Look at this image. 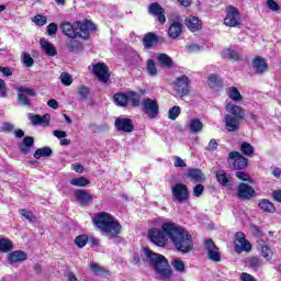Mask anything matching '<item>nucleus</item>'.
<instances>
[{
    "label": "nucleus",
    "mask_w": 281,
    "mask_h": 281,
    "mask_svg": "<svg viewBox=\"0 0 281 281\" xmlns=\"http://www.w3.org/2000/svg\"><path fill=\"white\" fill-rule=\"evenodd\" d=\"M146 69L148 76H150L151 78H155V76H157V66L155 65V61L153 59H147Z\"/></svg>",
    "instance_id": "40"
},
{
    "label": "nucleus",
    "mask_w": 281,
    "mask_h": 281,
    "mask_svg": "<svg viewBox=\"0 0 281 281\" xmlns=\"http://www.w3.org/2000/svg\"><path fill=\"white\" fill-rule=\"evenodd\" d=\"M164 229L167 231L171 243L180 254H190L194 249L192 235L186 228L178 224H165Z\"/></svg>",
    "instance_id": "2"
},
{
    "label": "nucleus",
    "mask_w": 281,
    "mask_h": 281,
    "mask_svg": "<svg viewBox=\"0 0 281 281\" xmlns=\"http://www.w3.org/2000/svg\"><path fill=\"white\" fill-rule=\"evenodd\" d=\"M142 106L143 113H145V115H148L150 120H155V117L159 115V105L157 104V101L153 99H145L142 102Z\"/></svg>",
    "instance_id": "11"
},
{
    "label": "nucleus",
    "mask_w": 281,
    "mask_h": 281,
    "mask_svg": "<svg viewBox=\"0 0 281 281\" xmlns=\"http://www.w3.org/2000/svg\"><path fill=\"white\" fill-rule=\"evenodd\" d=\"M148 12L149 14H153V16H157L159 23H166V11L164 10V8H161L159 3L154 2L149 4Z\"/></svg>",
    "instance_id": "17"
},
{
    "label": "nucleus",
    "mask_w": 281,
    "mask_h": 281,
    "mask_svg": "<svg viewBox=\"0 0 281 281\" xmlns=\"http://www.w3.org/2000/svg\"><path fill=\"white\" fill-rule=\"evenodd\" d=\"M158 60L165 67H172V58H170V56H168L167 54L158 55Z\"/></svg>",
    "instance_id": "46"
},
{
    "label": "nucleus",
    "mask_w": 281,
    "mask_h": 281,
    "mask_svg": "<svg viewBox=\"0 0 281 281\" xmlns=\"http://www.w3.org/2000/svg\"><path fill=\"white\" fill-rule=\"evenodd\" d=\"M226 112L228 113L224 117L226 131L234 133L240 128V121L245 120V110L234 103H227Z\"/></svg>",
    "instance_id": "4"
},
{
    "label": "nucleus",
    "mask_w": 281,
    "mask_h": 281,
    "mask_svg": "<svg viewBox=\"0 0 281 281\" xmlns=\"http://www.w3.org/2000/svg\"><path fill=\"white\" fill-rule=\"evenodd\" d=\"M228 98H231V100H233L234 102H240V100H243V95L236 87H231L228 89Z\"/></svg>",
    "instance_id": "36"
},
{
    "label": "nucleus",
    "mask_w": 281,
    "mask_h": 281,
    "mask_svg": "<svg viewBox=\"0 0 281 281\" xmlns=\"http://www.w3.org/2000/svg\"><path fill=\"white\" fill-rule=\"evenodd\" d=\"M226 56L231 58V60H239L240 55L236 50L227 49L226 50Z\"/></svg>",
    "instance_id": "61"
},
{
    "label": "nucleus",
    "mask_w": 281,
    "mask_h": 281,
    "mask_svg": "<svg viewBox=\"0 0 281 281\" xmlns=\"http://www.w3.org/2000/svg\"><path fill=\"white\" fill-rule=\"evenodd\" d=\"M22 63L25 67H32L34 65V58L29 53H22Z\"/></svg>",
    "instance_id": "51"
},
{
    "label": "nucleus",
    "mask_w": 281,
    "mask_h": 281,
    "mask_svg": "<svg viewBox=\"0 0 281 281\" xmlns=\"http://www.w3.org/2000/svg\"><path fill=\"white\" fill-rule=\"evenodd\" d=\"M261 256L266 260H271L273 258V250H271L267 245L261 246Z\"/></svg>",
    "instance_id": "48"
},
{
    "label": "nucleus",
    "mask_w": 281,
    "mask_h": 281,
    "mask_svg": "<svg viewBox=\"0 0 281 281\" xmlns=\"http://www.w3.org/2000/svg\"><path fill=\"white\" fill-rule=\"evenodd\" d=\"M158 38L157 35H155L154 33H147L143 40L144 46L147 47V49H150V47H153V45H156V43H158Z\"/></svg>",
    "instance_id": "32"
},
{
    "label": "nucleus",
    "mask_w": 281,
    "mask_h": 281,
    "mask_svg": "<svg viewBox=\"0 0 281 281\" xmlns=\"http://www.w3.org/2000/svg\"><path fill=\"white\" fill-rule=\"evenodd\" d=\"M240 280H243V281H256V279H254V276H251L247 272L241 273Z\"/></svg>",
    "instance_id": "64"
},
{
    "label": "nucleus",
    "mask_w": 281,
    "mask_h": 281,
    "mask_svg": "<svg viewBox=\"0 0 281 281\" xmlns=\"http://www.w3.org/2000/svg\"><path fill=\"white\" fill-rule=\"evenodd\" d=\"M16 91H19L18 102L22 106H32V100L30 98H36V90L25 86H20L16 88Z\"/></svg>",
    "instance_id": "6"
},
{
    "label": "nucleus",
    "mask_w": 281,
    "mask_h": 281,
    "mask_svg": "<svg viewBox=\"0 0 281 281\" xmlns=\"http://www.w3.org/2000/svg\"><path fill=\"white\" fill-rule=\"evenodd\" d=\"M56 32H58V25L56 23H50L47 26L48 36H56Z\"/></svg>",
    "instance_id": "57"
},
{
    "label": "nucleus",
    "mask_w": 281,
    "mask_h": 281,
    "mask_svg": "<svg viewBox=\"0 0 281 281\" xmlns=\"http://www.w3.org/2000/svg\"><path fill=\"white\" fill-rule=\"evenodd\" d=\"M171 267L177 271V273H186V262L181 259H173L171 261Z\"/></svg>",
    "instance_id": "35"
},
{
    "label": "nucleus",
    "mask_w": 281,
    "mask_h": 281,
    "mask_svg": "<svg viewBox=\"0 0 281 281\" xmlns=\"http://www.w3.org/2000/svg\"><path fill=\"white\" fill-rule=\"evenodd\" d=\"M144 254L156 272L158 280H170L172 278V268L166 257L147 248L144 249Z\"/></svg>",
    "instance_id": "3"
},
{
    "label": "nucleus",
    "mask_w": 281,
    "mask_h": 281,
    "mask_svg": "<svg viewBox=\"0 0 281 281\" xmlns=\"http://www.w3.org/2000/svg\"><path fill=\"white\" fill-rule=\"evenodd\" d=\"M25 260H27V254L23 250H14L8 255V261L10 265L25 262Z\"/></svg>",
    "instance_id": "20"
},
{
    "label": "nucleus",
    "mask_w": 281,
    "mask_h": 281,
    "mask_svg": "<svg viewBox=\"0 0 281 281\" xmlns=\"http://www.w3.org/2000/svg\"><path fill=\"white\" fill-rule=\"evenodd\" d=\"M207 82L209 87H211V89H214L215 87H218V85H221L222 81L217 75L212 74L211 76H209Z\"/></svg>",
    "instance_id": "47"
},
{
    "label": "nucleus",
    "mask_w": 281,
    "mask_h": 281,
    "mask_svg": "<svg viewBox=\"0 0 281 281\" xmlns=\"http://www.w3.org/2000/svg\"><path fill=\"white\" fill-rule=\"evenodd\" d=\"M87 243H89V237H87V235H79L75 238V244L77 247L82 248L87 245Z\"/></svg>",
    "instance_id": "49"
},
{
    "label": "nucleus",
    "mask_w": 281,
    "mask_h": 281,
    "mask_svg": "<svg viewBox=\"0 0 281 281\" xmlns=\"http://www.w3.org/2000/svg\"><path fill=\"white\" fill-rule=\"evenodd\" d=\"M90 269L93 271V273H95L97 276H110L111 272H109L106 269H104L103 267H101L98 263H90Z\"/></svg>",
    "instance_id": "38"
},
{
    "label": "nucleus",
    "mask_w": 281,
    "mask_h": 281,
    "mask_svg": "<svg viewBox=\"0 0 281 281\" xmlns=\"http://www.w3.org/2000/svg\"><path fill=\"white\" fill-rule=\"evenodd\" d=\"M218 148V142L216 139L212 138L209 143V145L205 147V150H209V153H212Z\"/></svg>",
    "instance_id": "58"
},
{
    "label": "nucleus",
    "mask_w": 281,
    "mask_h": 281,
    "mask_svg": "<svg viewBox=\"0 0 281 281\" xmlns=\"http://www.w3.org/2000/svg\"><path fill=\"white\" fill-rule=\"evenodd\" d=\"M60 30L63 31V34H65V36H68V38H78L76 22L72 24L70 22H63L60 25Z\"/></svg>",
    "instance_id": "19"
},
{
    "label": "nucleus",
    "mask_w": 281,
    "mask_h": 281,
    "mask_svg": "<svg viewBox=\"0 0 281 281\" xmlns=\"http://www.w3.org/2000/svg\"><path fill=\"white\" fill-rule=\"evenodd\" d=\"M240 150L243 155H247V156L254 155V147L249 143H243L240 146Z\"/></svg>",
    "instance_id": "52"
},
{
    "label": "nucleus",
    "mask_w": 281,
    "mask_h": 281,
    "mask_svg": "<svg viewBox=\"0 0 281 281\" xmlns=\"http://www.w3.org/2000/svg\"><path fill=\"white\" fill-rule=\"evenodd\" d=\"M175 91L180 94V99L190 95V78L188 76L182 75L181 77L177 78L175 83Z\"/></svg>",
    "instance_id": "9"
},
{
    "label": "nucleus",
    "mask_w": 281,
    "mask_h": 281,
    "mask_svg": "<svg viewBox=\"0 0 281 281\" xmlns=\"http://www.w3.org/2000/svg\"><path fill=\"white\" fill-rule=\"evenodd\" d=\"M171 194L175 203H183V201H188V199H190L188 186L183 183H176L171 187Z\"/></svg>",
    "instance_id": "8"
},
{
    "label": "nucleus",
    "mask_w": 281,
    "mask_h": 281,
    "mask_svg": "<svg viewBox=\"0 0 281 281\" xmlns=\"http://www.w3.org/2000/svg\"><path fill=\"white\" fill-rule=\"evenodd\" d=\"M66 47H68L69 52H78L79 49H82V44L76 38H71L67 42Z\"/></svg>",
    "instance_id": "41"
},
{
    "label": "nucleus",
    "mask_w": 281,
    "mask_h": 281,
    "mask_svg": "<svg viewBox=\"0 0 281 281\" xmlns=\"http://www.w3.org/2000/svg\"><path fill=\"white\" fill-rule=\"evenodd\" d=\"M92 71L100 82H109L111 75L109 74V67L105 64L98 63L92 65Z\"/></svg>",
    "instance_id": "15"
},
{
    "label": "nucleus",
    "mask_w": 281,
    "mask_h": 281,
    "mask_svg": "<svg viewBox=\"0 0 281 281\" xmlns=\"http://www.w3.org/2000/svg\"><path fill=\"white\" fill-rule=\"evenodd\" d=\"M188 126L191 133H201V131H203V122L199 119L189 121Z\"/></svg>",
    "instance_id": "31"
},
{
    "label": "nucleus",
    "mask_w": 281,
    "mask_h": 281,
    "mask_svg": "<svg viewBox=\"0 0 281 281\" xmlns=\"http://www.w3.org/2000/svg\"><path fill=\"white\" fill-rule=\"evenodd\" d=\"M186 49H187L188 54H196V53L201 52V46H199V44H190V45L186 46Z\"/></svg>",
    "instance_id": "56"
},
{
    "label": "nucleus",
    "mask_w": 281,
    "mask_h": 281,
    "mask_svg": "<svg viewBox=\"0 0 281 281\" xmlns=\"http://www.w3.org/2000/svg\"><path fill=\"white\" fill-rule=\"evenodd\" d=\"M188 177L195 183H201V181H203V172L201 169H189Z\"/></svg>",
    "instance_id": "30"
},
{
    "label": "nucleus",
    "mask_w": 281,
    "mask_h": 281,
    "mask_svg": "<svg viewBox=\"0 0 281 281\" xmlns=\"http://www.w3.org/2000/svg\"><path fill=\"white\" fill-rule=\"evenodd\" d=\"M181 32H183V25L180 22H173L169 26L168 36L169 38H179Z\"/></svg>",
    "instance_id": "25"
},
{
    "label": "nucleus",
    "mask_w": 281,
    "mask_h": 281,
    "mask_svg": "<svg viewBox=\"0 0 281 281\" xmlns=\"http://www.w3.org/2000/svg\"><path fill=\"white\" fill-rule=\"evenodd\" d=\"M115 126L117 131H123V133H133V130L135 128L133 126V121L124 117H117L115 120Z\"/></svg>",
    "instance_id": "18"
},
{
    "label": "nucleus",
    "mask_w": 281,
    "mask_h": 281,
    "mask_svg": "<svg viewBox=\"0 0 281 281\" xmlns=\"http://www.w3.org/2000/svg\"><path fill=\"white\" fill-rule=\"evenodd\" d=\"M235 176L237 177V179H239L240 181H249L251 183V180L249 179V175H247L246 172L243 171H237L235 173Z\"/></svg>",
    "instance_id": "62"
},
{
    "label": "nucleus",
    "mask_w": 281,
    "mask_h": 281,
    "mask_svg": "<svg viewBox=\"0 0 281 281\" xmlns=\"http://www.w3.org/2000/svg\"><path fill=\"white\" fill-rule=\"evenodd\" d=\"M165 225H175V223L170 221L164 222L161 229L151 228L148 231V238L154 243V245H157V247H166V243H168V238H170V235L164 228Z\"/></svg>",
    "instance_id": "5"
},
{
    "label": "nucleus",
    "mask_w": 281,
    "mask_h": 281,
    "mask_svg": "<svg viewBox=\"0 0 281 281\" xmlns=\"http://www.w3.org/2000/svg\"><path fill=\"white\" fill-rule=\"evenodd\" d=\"M89 179L85 177H79L70 180V186H76L77 188H86V186H89Z\"/></svg>",
    "instance_id": "39"
},
{
    "label": "nucleus",
    "mask_w": 281,
    "mask_h": 281,
    "mask_svg": "<svg viewBox=\"0 0 281 281\" xmlns=\"http://www.w3.org/2000/svg\"><path fill=\"white\" fill-rule=\"evenodd\" d=\"M267 5L269 10H272V12H278V10H280V4L274 0H267Z\"/></svg>",
    "instance_id": "59"
},
{
    "label": "nucleus",
    "mask_w": 281,
    "mask_h": 281,
    "mask_svg": "<svg viewBox=\"0 0 281 281\" xmlns=\"http://www.w3.org/2000/svg\"><path fill=\"white\" fill-rule=\"evenodd\" d=\"M33 146H34V137L26 136L23 138L22 145H20V150L21 153H23V155H29Z\"/></svg>",
    "instance_id": "26"
},
{
    "label": "nucleus",
    "mask_w": 281,
    "mask_h": 281,
    "mask_svg": "<svg viewBox=\"0 0 281 281\" xmlns=\"http://www.w3.org/2000/svg\"><path fill=\"white\" fill-rule=\"evenodd\" d=\"M215 176L218 183L224 188H229V186H232V176L225 172V170H217Z\"/></svg>",
    "instance_id": "23"
},
{
    "label": "nucleus",
    "mask_w": 281,
    "mask_h": 281,
    "mask_svg": "<svg viewBox=\"0 0 281 281\" xmlns=\"http://www.w3.org/2000/svg\"><path fill=\"white\" fill-rule=\"evenodd\" d=\"M20 214L21 216L26 218V221H30V223H34V221H36V216H34V213L25 209L20 210Z\"/></svg>",
    "instance_id": "50"
},
{
    "label": "nucleus",
    "mask_w": 281,
    "mask_h": 281,
    "mask_svg": "<svg viewBox=\"0 0 281 281\" xmlns=\"http://www.w3.org/2000/svg\"><path fill=\"white\" fill-rule=\"evenodd\" d=\"M0 98H8V86L5 81L0 78Z\"/></svg>",
    "instance_id": "55"
},
{
    "label": "nucleus",
    "mask_w": 281,
    "mask_h": 281,
    "mask_svg": "<svg viewBox=\"0 0 281 281\" xmlns=\"http://www.w3.org/2000/svg\"><path fill=\"white\" fill-rule=\"evenodd\" d=\"M224 25H227V27H236L237 25H240V13L237 8L231 5L226 9Z\"/></svg>",
    "instance_id": "10"
},
{
    "label": "nucleus",
    "mask_w": 281,
    "mask_h": 281,
    "mask_svg": "<svg viewBox=\"0 0 281 281\" xmlns=\"http://www.w3.org/2000/svg\"><path fill=\"white\" fill-rule=\"evenodd\" d=\"M252 69L255 74L262 75L267 69H269V65L267 64V59L262 57H257L252 61Z\"/></svg>",
    "instance_id": "21"
},
{
    "label": "nucleus",
    "mask_w": 281,
    "mask_h": 281,
    "mask_svg": "<svg viewBox=\"0 0 281 281\" xmlns=\"http://www.w3.org/2000/svg\"><path fill=\"white\" fill-rule=\"evenodd\" d=\"M92 223L97 229L104 234L110 240L115 243L121 241L120 234H122V224L113 215L106 212L95 213L92 217Z\"/></svg>",
    "instance_id": "1"
},
{
    "label": "nucleus",
    "mask_w": 281,
    "mask_h": 281,
    "mask_svg": "<svg viewBox=\"0 0 281 281\" xmlns=\"http://www.w3.org/2000/svg\"><path fill=\"white\" fill-rule=\"evenodd\" d=\"M235 251L243 254V251H251V244L245 237V233L238 232L235 235Z\"/></svg>",
    "instance_id": "12"
},
{
    "label": "nucleus",
    "mask_w": 281,
    "mask_h": 281,
    "mask_svg": "<svg viewBox=\"0 0 281 281\" xmlns=\"http://www.w3.org/2000/svg\"><path fill=\"white\" fill-rule=\"evenodd\" d=\"M29 120L32 122L33 126H41V115L29 113Z\"/></svg>",
    "instance_id": "54"
},
{
    "label": "nucleus",
    "mask_w": 281,
    "mask_h": 281,
    "mask_svg": "<svg viewBox=\"0 0 281 281\" xmlns=\"http://www.w3.org/2000/svg\"><path fill=\"white\" fill-rule=\"evenodd\" d=\"M186 25L191 32H199L201 30V20L196 16H190L187 19Z\"/></svg>",
    "instance_id": "27"
},
{
    "label": "nucleus",
    "mask_w": 281,
    "mask_h": 281,
    "mask_svg": "<svg viewBox=\"0 0 281 281\" xmlns=\"http://www.w3.org/2000/svg\"><path fill=\"white\" fill-rule=\"evenodd\" d=\"M259 207L262 212H268V214H273L276 212V205L267 199H263L259 202Z\"/></svg>",
    "instance_id": "29"
},
{
    "label": "nucleus",
    "mask_w": 281,
    "mask_h": 281,
    "mask_svg": "<svg viewBox=\"0 0 281 281\" xmlns=\"http://www.w3.org/2000/svg\"><path fill=\"white\" fill-rule=\"evenodd\" d=\"M40 45H41L43 52L46 54V56H50V57L56 56V54H57L56 47L49 41L42 38L40 41Z\"/></svg>",
    "instance_id": "24"
},
{
    "label": "nucleus",
    "mask_w": 281,
    "mask_h": 281,
    "mask_svg": "<svg viewBox=\"0 0 281 281\" xmlns=\"http://www.w3.org/2000/svg\"><path fill=\"white\" fill-rule=\"evenodd\" d=\"M132 104L133 106H139V94L135 91L127 92V103Z\"/></svg>",
    "instance_id": "37"
},
{
    "label": "nucleus",
    "mask_w": 281,
    "mask_h": 281,
    "mask_svg": "<svg viewBox=\"0 0 281 281\" xmlns=\"http://www.w3.org/2000/svg\"><path fill=\"white\" fill-rule=\"evenodd\" d=\"M78 95L81 98V100H89V95L91 93V90H89V87L87 86H80L77 89Z\"/></svg>",
    "instance_id": "42"
},
{
    "label": "nucleus",
    "mask_w": 281,
    "mask_h": 281,
    "mask_svg": "<svg viewBox=\"0 0 281 281\" xmlns=\"http://www.w3.org/2000/svg\"><path fill=\"white\" fill-rule=\"evenodd\" d=\"M75 199L80 203V205H88L89 201L93 200V196L85 190H76Z\"/></svg>",
    "instance_id": "22"
},
{
    "label": "nucleus",
    "mask_w": 281,
    "mask_h": 281,
    "mask_svg": "<svg viewBox=\"0 0 281 281\" xmlns=\"http://www.w3.org/2000/svg\"><path fill=\"white\" fill-rule=\"evenodd\" d=\"M75 27H77V38H89V34L95 30V25L89 21L82 23V22H76Z\"/></svg>",
    "instance_id": "13"
},
{
    "label": "nucleus",
    "mask_w": 281,
    "mask_h": 281,
    "mask_svg": "<svg viewBox=\"0 0 281 281\" xmlns=\"http://www.w3.org/2000/svg\"><path fill=\"white\" fill-rule=\"evenodd\" d=\"M227 164L232 170H244V168H247V158L238 151H231Z\"/></svg>",
    "instance_id": "7"
},
{
    "label": "nucleus",
    "mask_w": 281,
    "mask_h": 281,
    "mask_svg": "<svg viewBox=\"0 0 281 281\" xmlns=\"http://www.w3.org/2000/svg\"><path fill=\"white\" fill-rule=\"evenodd\" d=\"M204 191H205V187H203V184H196L193 188V195L199 198V196H201V194H203Z\"/></svg>",
    "instance_id": "60"
},
{
    "label": "nucleus",
    "mask_w": 281,
    "mask_h": 281,
    "mask_svg": "<svg viewBox=\"0 0 281 281\" xmlns=\"http://www.w3.org/2000/svg\"><path fill=\"white\" fill-rule=\"evenodd\" d=\"M33 23L36 25L43 26L47 24V16L37 14L33 18Z\"/></svg>",
    "instance_id": "53"
},
{
    "label": "nucleus",
    "mask_w": 281,
    "mask_h": 281,
    "mask_svg": "<svg viewBox=\"0 0 281 281\" xmlns=\"http://www.w3.org/2000/svg\"><path fill=\"white\" fill-rule=\"evenodd\" d=\"M204 247L207 254L209 260L213 262H221V252H218V247L212 239H205Z\"/></svg>",
    "instance_id": "14"
},
{
    "label": "nucleus",
    "mask_w": 281,
    "mask_h": 281,
    "mask_svg": "<svg viewBox=\"0 0 281 281\" xmlns=\"http://www.w3.org/2000/svg\"><path fill=\"white\" fill-rule=\"evenodd\" d=\"M14 249V244L8 238H0V252L10 254Z\"/></svg>",
    "instance_id": "28"
},
{
    "label": "nucleus",
    "mask_w": 281,
    "mask_h": 281,
    "mask_svg": "<svg viewBox=\"0 0 281 281\" xmlns=\"http://www.w3.org/2000/svg\"><path fill=\"white\" fill-rule=\"evenodd\" d=\"M52 149L49 147H42L35 150L34 159H41V157H52Z\"/></svg>",
    "instance_id": "34"
},
{
    "label": "nucleus",
    "mask_w": 281,
    "mask_h": 281,
    "mask_svg": "<svg viewBox=\"0 0 281 281\" xmlns=\"http://www.w3.org/2000/svg\"><path fill=\"white\" fill-rule=\"evenodd\" d=\"M59 78L61 85H64L65 87H71V85L74 83V77H71V75H69L68 72H63Z\"/></svg>",
    "instance_id": "43"
},
{
    "label": "nucleus",
    "mask_w": 281,
    "mask_h": 281,
    "mask_svg": "<svg viewBox=\"0 0 281 281\" xmlns=\"http://www.w3.org/2000/svg\"><path fill=\"white\" fill-rule=\"evenodd\" d=\"M179 115H181V108H179V105H175L173 108L169 109L168 111V117L169 120H177V117H179Z\"/></svg>",
    "instance_id": "45"
},
{
    "label": "nucleus",
    "mask_w": 281,
    "mask_h": 281,
    "mask_svg": "<svg viewBox=\"0 0 281 281\" xmlns=\"http://www.w3.org/2000/svg\"><path fill=\"white\" fill-rule=\"evenodd\" d=\"M173 161H175L176 168H186V161H183V159H181V157L175 156Z\"/></svg>",
    "instance_id": "63"
},
{
    "label": "nucleus",
    "mask_w": 281,
    "mask_h": 281,
    "mask_svg": "<svg viewBox=\"0 0 281 281\" xmlns=\"http://www.w3.org/2000/svg\"><path fill=\"white\" fill-rule=\"evenodd\" d=\"M114 102L117 106H126L128 104L127 93L119 92L114 94Z\"/></svg>",
    "instance_id": "33"
},
{
    "label": "nucleus",
    "mask_w": 281,
    "mask_h": 281,
    "mask_svg": "<svg viewBox=\"0 0 281 281\" xmlns=\"http://www.w3.org/2000/svg\"><path fill=\"white\" fill-rule=\"evenodd\" d=\"M249 267L250 269H254V271H258L260 267H262V260L258 257H251L249 260Z\"/></svg>",
    "instance_id": "44"
},
{
    "label": "nucleus",
    "mask_w": 281,
    "mask_h": 281,
    "mask_svg": "<svg viewBox=\"0 0 281 281\" xmlns=\"http://www.w3.org/2000/svg\"><path fill=\"white\" fill-rule=\"evenodd\" d=\"M256 194V190L251 188V186L247 183H240L237 188V196L239 199H252V196Z\"/></svg>",
    "instance_id": "16"
}]
</instances>
